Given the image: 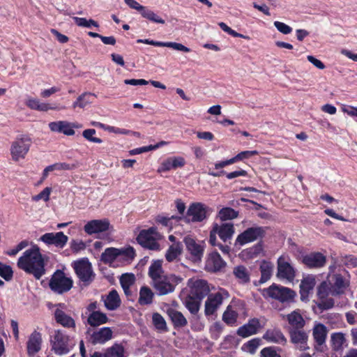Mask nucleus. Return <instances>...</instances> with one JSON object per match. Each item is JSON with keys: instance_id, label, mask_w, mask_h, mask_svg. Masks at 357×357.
Segmentation results:
<instances>
[{"instance_id": "nucleus-15", "label": "nucleus", "mask_w": 357, "mask_h": 357, "mask_svg": "<svg viewBox=\"0 0 357 357\" xmlns=\"http://www.w3.org/2000/svg\"><path fill=\"white\" fill-rule=\"evenodd\" d=\"M279 278L292 281L295 278V271L291 264L282 256L278 259V273Z\"/></svg>"}, {"instance_id": "nucleus-32", "label": "nucleus", "mask_w": 357, "mask_h": 357, "mask_svg": "<svg viewBox=\"0 0 357 357\" xmlns=\"http://www.w3.org/2000/svg\"><path fill=\"white\" fill-rule=\"evenodd\" d=\"M54 317L56 321L66 328H75V320L63 310L56 309L54 311Z\"/></svg>"}, {"instance_id": "nucleus-25", "label": "nucleus", "mask_w": 357, "mask_h": 357, "mask_svg": "<svg viewBox=\"0 0 357 357\" xmlns=\"http://www.w3.org/2000/svg\"><path fill=\"white\" fill-rule=\"evenodd\" d=\"M326 259L320 252H314L303 258V262L309 268H321L326 264Z\"/></svg>"}, {"instance_id": "nucleus-30", "label": "nucleus", "mask_w": 357, "mask_h": 357, "mask_svg": "<svg viewBox=\"0 0 357 357\" xmlns=\"http://www.w3.org/2000/svg\"><path fill=\"white\" fill-rule=\"evenodd\" d=\"M161 260L154 261L149 268V275L153 281V284L167 277L164 275Z\"/></svg>"}, {"instance_id": "nucleus-33", "label": "nucleus", "mask_w": 357, "mask_h": 357, "mask_svg": "<svg viewBox=\"0 0 357 357\" xmlns=\"http://www.w3.org/2000/svg\"><path fill=\"white\" fill-rule=\"evenodd\" d=\"M286 317L291 328H303L305 325V321L297 310L288 314Z\"/></svg>"}, {"instance_id": "nucleus-2", "label": "nucleus", "mask_w": 357, "mask_h": 357, "mask_svg": "<svg viewBox=\"0 0 357 357\" xmlns=\"http://www.w3.org/2000/svg\"><path fill=\"white\" fill-rule=\"evenodd\" d=\"M189 294L185 298V305L190 313L198 312L202 301L208 295L210 287L206 280L199 278H191L188 282Z\"/></svg>"}, {"instance_id": "nucleus-61", "label": "nucleus", "mask_w": 357, "mask_h": 357, "mask_svg": "<svg viewBox=\"0 0 357 357\" xmlns=\"http://www.w3.org/2000/svg\"><path fill=\"white\" fill-rule=\"evenodd\" d=\"M261 357H281L274 349L270 347L264 348L261 351Z\"/></svg>"}, {"instance_id": "nucleus-48", "label": "nucleus", "mask_w": 357, "mask_h": 357, "mask_svg": "<svg viewBox=\"0 0 357 357\" xmlns=\"http://www.w3.org/2000/svg\"><path fill=\"white\" fill-rule=\"evenodd\" d=\"M13 274V272L10 266L0 262V276L1 278L6 281H9L12 279Z\"/></svg>"}, {"instance_id": "nucleus-50", "label": "nucleus", "mask_w": 357, "mask_h": 357, "mask_svg": "<svg viewBox=\"0 0 357 357\" xmlns=\"http://www.w3.org/2000/svg\"><path fill=\"white\" fill-rule=\"evenodd\" d=\"M52 192V188L50 187L45 188L39 194L34 195L31 197L33 202H38L43 199L45 202L50 200V196Z\"/></svg>"}, {"instance_id": "nucleus-3", "label": "nucleus", "mask_w": 357, "mask_h": 357, "mask_svg": "<svg viewBox=\"0 0 357 357\" xmlns=\"http://www.w3.org/2000/svg\"><path fill=\"white\" fill-rule=\"evenodd\" d=\"M135 252L132 247L116 248H107L101 254V261L109 266H114L115 264H128L135 257Z\"/></svg>"}, {"instance_id": "nucleus-29", "label": "nucleus", "mask_w": 357, "mask_h": 357, "mask_svg": "<svg viewBox=\"0 0 357 357\" xmlns=\"http://www.w3.org/2000/svg\"><path fill=\"white\" fill-rule=\"evenodd\" d=\"M214 231H217L219 237L227 242L230 240L234 233V225L232 223H224L221 225H215Z\"/></svg>"}, {"instance_id": "nucleus-10", "label": "nucleus", "mask_w": 357, "mask_h": 357, "mask_svg": "<svg viewBox=\"0 0 357 357\" xmlns=\"http://www.w3.org/2000/svg\"><path fill=\"white\" fill-rule=\"evenodd\" d=\"M290 341L296 349L301 351L308 350V333L303 328H290L289 330Z\"/></svg>"}, {"instance_id": "nucleus-7", "label": "nucleus", "mask_w": 357, "mask_h": 357, "mask_svg": "<svg viewBox=\"0 0 357 357\" xmlns=\"http://www.w3.org/2000/svg\"><path fill=\"white\" fill-rule=\"evenodd\" d=\"M296 294L295 292L285 287L273 284L269 287L264 289L263 296L272 299L278 300L281 303L289 302L291 301Z\"/></svg>"}, {"instance_id": "nucleus-53", "label": "nucleus", "mask_w": 357, "mask_h": 357, "mask_svg": "<svg viewBox=\"0 0 357 357\" xmlns=\"http://www.w3.org/2000/svg\"><path fill=\"white\" fill-rule=\"evenodd\" d=\"M135 275L132 273H124L120 278V282L121 286H124L126 288L130 287L135 282Z\"/></svg>"}, {"instance_id": "nucleus-19", "label": "nucleus", "mask_w": 357, "mask_h": 357, "mask_svg": "<svg viewBox=\"0 0 357 357\" xmlns=\"http://www.w3.org/2000/svg\"><path fill=\"white\" fill-rule=\"evenodd\" d=\"M226 265L225 261L221 258L217 252H211L206 261L205 268L209 272L220 271Z\"/></svg>"}, {"instance_id": "nucleus-59", "label": "nucleus", "mask_w": 357, "mask_h": 357, "mask_svg": "<svg viewBox=\"0 0 357 357\" xmlns=\"http://www.w3.org/2000/svg\"><path fill=\"white\" fill-rule=\"evenodd\" d=\"M343 262L349 268L357 267V257L353 255L345 256Z\"/></svg>"}, {"instance_id": "nucleus-55", "label": "nucleus", "mask_w": 357, "mask_h": 357, "mask_svg": "<svg viewBox=\"0 0 357 357\" xmlns=\"http://www.w3.org/2000/svg\"><path fill=\"white\" fill-rule=\"evenodd\" d=\"M274 26L280 33L283 34H289L292 31L291 27L281 22L275 21L274 22Z\"/></svg>"}, {"instance_id": "nucleus-36", "label": "nucleus", "mask_w": 357, "mask_h": 357, "mask_svg": "<svg viewBox=\"0 0 357 357\" xmlns=\"http://www.w3.org/2000/svg\"><path fill=\"white\" fill-rule=\"evenodd\" d=\"M108 318L105 314L93 311L88 317L87 321L91 326H98L107 323Z\"/></svg>"}, {"instance_id": "nucleus-8", "label": "nucleus", "mask_w": 357, "mask_h": 357, "mask_svg": "<svg viewBox=\"0 0 357 357\" xmlns=\"http://www.w3.org/2000/svg\"><path fill=\"white\" fill-rule=\"evenodd\" d=\"M266 233V227L259 226L249 227L237 236L235 244L243 245L262 239Z\"/></svg>"}, {"instance_id": "nucleus-6", "label": "nucleus", "mask_w": 357, "mask_h": 357, "mask_svg": "<svg viewBox=\"0 0 357 357\" xmlns=\"http://www.w3.org/2000/svg\"><path fill=\"white\" fill-rule=\"evenodd\" d=\"M73 283V280L70 278L66 277L62 271L57 270L52 275L49 286L54 293L62 294L71 289Z\"/></svg>"}, {"instance_id": "nucleus-49", "label": "nucleus", "mask_w": 357, "mask_h": 357, "mask_svg": "<svg viewBox=\"0 0 357 357\" xmlns=\"http://www.w3.org/2000/svg\"><path fill=\"white\" fill-rule=\"evenodd\" d=\"M236 319L237 313L235 311L231 310L229 306L222 315L223 321L227 324H232L236 322Z\"/></svg>"}, {"instance_id": "nucleus-43", "label": "nucleus", "mask_w": 357, "mask_h": 357, "mask_svg": "<svg viewBox=\"0 0 357 357\" xmlns=\"http://www.w3.org/2000/svg\"><path fill=\"white\" fill-rule=\"evenodd\" d=\"M73 19L78 26L91 28V26L95 27H98L99 26L98 22L92 19L87 20L84 17H73Z\"/></svg>"}, {"instance_id": "nucleus-9", "label": "nucleus", "mask_w": 357, "mask_h": 357, "mask_svg": "<svg viewBox=\"0 0 357 357\" xmlns=\"http://www.w3.org/2000/svg\"><path fill=\"white\" fill-rule=\"evenodd\" d=\"M74 269L79 280L86 284L91 283L95 278L91 264L86 259L75 261L74 263Z\"/></svg>"}, {"instance_id": "nucleus-12", "label": "nucleus", "mask_w": 357, "mask_h": 357, "mask_svg": "<svg viewBox=\"0 0 357 357\" xmlns=\"http://www.w3.org/2000/svg\"><path fill=\"white\" fill-rule=\"evenodd\" d=\"M183 243L188 252L190 255V259L194 262L200 261L204 253L203 244L197 242L189 235L184 237Z\"/></svg>"}, {"instance_id": "nucleus-35", "label": "nucleus", "mask_w": 357, "mask_h": 357, "mask_svg": "<svg viewBox=\"0 0 357 357\" xmlns=\"http://www.w3.org/2000/svg\"><path fill=\"white\" fill-rule=\"evenodd\" d=\"M104 303L106 308L109 310H114L119 307L121 304V299L118 292L114 289L112 290L105 299Z\"/></svg>"}, {"instance_id": "nucleus-21", "label": "nucleus", "mask_w": 357, "mask_h": 357, "mask_svg": "<svg viewBox=\"0 0 357 357\" xmlns=\"http://www.w3.org/2000/svg\"><path fill=\"white\" fill-rule=\"evenodd\" d=\"M187 215L192 217V222H202L206 218V208L202 203H193L188 209Z\"/></svg>"}, {"instance_id": "nucleus-24", "label": "nucleus", "mask_w": 357, "mask_h": 357, "mask_svg": "<svg viewBox=\"0 0 357 357\" xmlns=\"http://www.w3.org/2000/svg\"><path fill=\"white\" fill-rule=\"evenodd\" d=\"M42 335L40 333L34 331L29 337L26 342L27 354L33 356L41 349Z\"/></svg>"}, {"instance_id": "nucleus-11", "label": "nucleus", "mask_w": 357, "mask_h": 357, "mask_svg": "<svg viewBox=\"0 0 357 357\" xmlns=\"http://www.w3.org/2000/svg\"><path fill=\"white\" fill-rule=\"evenodd\" d=\"M69 337L61 330H57L52 340V349L58 355L67 354L70 350Z\"/></svg>"}, {"instance_id": "nucleus-31", "label": "nucleus", "mask_w": 357, "mask_h": 357, "mask_svg": "<svg viewBox=\"0 0 357 357\" xmlns=\"http://www.w3.org/2000/svg\"><path fill=\"white\" fill-rule=\"evenodd\" d=\"M263 338L268 342L282 345L286 344L287 342V338L279 329L268 330L264 335Z\"/></svg>"}, {"instance_id": "nucleus-42", "label": "nucleus", "mask_w": 357, "mask_h": 357, "mask_svg": "<svg viewBox=\"0 0 357 357\" xmlns=\"http://www.w3.org/2000/svg\"><path fill=\"white\" fill-rule=\"evenodd\" d=\"M238 215V211H236L234 209L231 208L225 207L222 208L219 211L218 216L222 220H227L237 218Z\"/></svg>"}, {"instance_id": "nucleus-27", "label": "nucleus", "mask_w": 357, "mask_h": 357, "mask_svg": "<svg viewBox=\"0 0 357 357\" xmlns=\"http://www.w3.org/2000/svg\"><path fill=\"white\" fill-rule=\"evenodd\" d=\"M316 284L315 278L313 275H307L304 278L300 284V294L302 301H306L309 294Z\"/></svg>"}, {"instance_id": "nucleus-56", "label": "nucleus", "mask_w": 357, "mask_h": 357, "mask_svg": "<svg viewBox=\"0 0 357 357\" xmlns=\"http://www.w3.org/2000/svg\"><path fill=\"white\" fill-rule=\"evenodd\" d=\"M27 245L28 242L26 241H22L15 248L6 251V254L10 256L16 255L20 250L25 248Z\"/></svg>"}, {"instance_id": "nucleus-14", "label": "nucleus", "mask_w": 357, "mask_h": 357, "mask_svg": "<svg viewBox=\"0 0 357 357\" xmlns=\"http://www.w3.org/2000/svg\"><path fill=\"white\" fill-rule=\"evenodd\" d=\"M177 284V278L175 276L165 277L153 284V287L160 296L167 295L173 292Z\"/></svg>"}, {"instance_id": "nucleus-16", "label": "nucleus", "mask_w": 357, "mask_h": 357, "mask_svg": "<svg viewBox=\"0 0 357 357\" xmlns=\"http://www.w3.org/2000/svg\"><path fill=\"white\" fill-rule=\"evenodd\" d=\"M110 223L107 219L93 220L89 221L84 227V231L92 235L109 230Z\"/></svg>"}, {"instance_id": "nucleus-17", "label": "nucleus", "mask_w": 357, "mask_h": 357, "mask_svg": "<svg viewBox=\"0 0 357 357\" xmlns=\"http://www.w3.org/2000/svg\"><path fill=\"white\" fill-rule=\"evenodd\" d=\"M223 301V294L217 292L208 295L206 302L204 313L206 316L213 314L219 307L222 305Z\"/></svg>"}, {"instance_id": "nucleus-4", "label": "nucleus", "mask_w": 357, "mask_h": 357, "mask_svg": "<svg viewBox=\"0 0 357 357\" xmlns=\"http://www.w3.org/2000/svg\"><path fill=\"white\" fill-rule=\"evenodd\" d=\"M31 139L25 135L16 137L10 145V155L14 162H20L25 159L31 148Z\"/></svg>"}, {"instance_id": "nucleus-51", "label": "nucleus", "mask_w": 357, "mask_h": 357, "mask_svg": "<svg viewBox=\"0 0 357 357\" xmlns=\"http://www.w3.org/2000/svg\"><path fill=\"white\" fill-rule=\"evenodd\" d=\"M96 131L95 129H86L82 132L83 137L88 141L93 143L101 144L102 140L100 138L93 137Z\"/></svg>"}, {"instance_id": "nucleus-37", "label": "nucleus", "mask_w": 357, "mask_h": 357, "mask_svg": "<svg viewBox=\"0 0 357 357\" xmlns=\"http://www.w3.org/2000/svg\"><path fill=\"white\" fill-rule=\"evenodd\" d=\"M154 294L148 287H142L139 290L138 303L142 305H150L153 302Z\"/></svg>"}, {"instance_id": "nucleus-1", "label": "nucleus", "mask_w": 357, "mask_h": 357, "mask_svg": "<svg viewBox=\"0 0 357 357\" xmlns=\"http://www.w3.org/2000/svg\"><path fill=\"white\" fill-rule=\"evenodd\" d=\"M17 266L27 273L40 279L45 273V263L38 246L34 245L26 250L18 259Z\"/></svg>"}, {"instance_id": "nucleus-23", "label": "nucleus", "mask_w": 357, "mask_h": 357, "mask_svg": "<svg viewBox=\"0 0 357 357\" xmlns=\"http://www.w3.org/2000/svg\"><path fill=\"white\" fill-rule=\"evenodd\" d=\"M50 130L53 132L62 133L67 136L75 135V130L72 129L71 123L67 121H52L48 124Z\"/></svg>"}, {"instance_id": "nucleus-60", "label": "nucleus", "mask_w": 357, "mask_h": 357, "mask_svg": "<svg viewBox=\"0 0 357 357\" xmlns=\"http://www.w3.org/2000/svg\"><path fill=\"white\" fill-rule=\"evenodd\" d=\"M307 59L309 62H310L314 66H315L319 70H324L326 68V66L324 63L315 58L314 56L312 55L307 56Z\"/></svg>"}, {"instance_id": "nucleus-47", "label": "nucleus", "mask_w": 357, "mask_h": 357, "mask_svg": "<svg viewBox=\"0 0 357 357\" xmlns=\"http://www.w3.org/2000/svg\"><path fill=\"white\" fill-rule=\"evenodd\" d=\"M141 15L144 17H145L152 22H154L156 23H160V24H165L164 20H162L161 17H160L155 13H153V11H151L150 10H147V9L144 8V10H142V12H141Z\"/></svg>"}, {"instance_id": "nucleus-26", "label": "nucleus", "mask_w": 357, "mask_h": 357, "mask_svg": "<svg viewBox=\"0 0 357 357\" xmlns=\"http://www.w3.org/2000/svg\"><path fill=\"white\" fill-rule=\"evenodd\" d=\"M112 331L108 327H104L93 332L91 336V342L93 344H102L111 340Z\"/></svg>"}, {"instance_id": "nucleus-38", "label": "nucleus", "mask_w": 357, "mask_h": 357, "mask_svg": "<svg viewBox=\"0 0 357 357\" xmlns=\"http://www.w3.org/2000/svg\"><path fill=\"white\" fill-rule=\"evenodd\" d=\"M233 273L240 283L246 284L250 282V273L244 266L234 267Z\"/></svg>"}, {"instance_id": "nucleus-62", "label": "nucleus", "mask_w": 357, "mask_h": 357, "mask_svg": "<svg viewBox=\"0 0 357 357\" xmlns=\"http://www.w3.org/2000/svg\"><path fill=\"white\" fill-rule=\"evenodd\" d=\"M260 340L259 339L255 338L248 342L247 347L248 351L253 354L255 352L257 347L259 346Z\"/></svg>"}, {"instance_id": "nucleus-18", "label": "nucleus", "mask_w": 357, "mask_h": 357, "mask_svg": "<svg viewBox=\"0 0 357 357\" xmlns=\"http://www.w3.org/2000/svg\"><path fill=\"white\" fill-rule=\"evenodd\" d=\"M26 105L31 109L37 110L40 112H47L49 110L63 109L64 106L58 107L52 105L47 102H41L39 99L29 97L25 102Z\"/></svg>"}, {"instance_id": "nucleus-40", "label": "nucleus", "mask_w": 357, "mask_h": 357, "mask_svg": "<svg viewBox=\"0 0 357 357\" xmlns=\"http://www.w3.org/2000/svg\"><path fill=\"white\" fill-rule=\"evenodd\" d=\"M152 323L158 331L165 332L167 331V323L160 314L158 312L153 314Z\"/></svg>"}, {"instance_id": "nucleus-44", "label": "nucleus", "mask_w": 357, "mask_h": 357, "mask_svg": "<svg viewBox=\"0 0 357 357\" xmlns=\"http://www.w3.org/2000/svg\"><path fill=\"white\" fill-rule=\"evenodd\" d=\"M178 165V160L176 158H171L164 161L161 167L158 169V172L169 171L172 169H176Z\"/></svg>"}, {"instance_id": "nucleus-64", "label": "nucleus", "mask_w": 357, "mask_h": 357, "mask_svg": "<svg viewBox=\"0 0 357 357\" xmlns=\"http://www.w3.org/2000/svg\"><path fill=\"white\" fill-rule=\"evenodd\" d=\"M167 314L171 318L175 326H178V312L175 309L169 308L167 310Z\"/></svg>"}, {"instance_id": "nucleus-45", "label": "nucleus", "mask_w": 357, "mask_h": 357, "mask_svg": "<svg viewBox=\"0 0 357 357\" xmlns=\"http://www.w3.org/2000/svg\"><path fill=\"white\" fill-rule=\"evenodd\" d=\"M332 287L330 288L328 283L325 281L322 282L317 287V296L319 299L326 298L331 294Z\"/></svg>"}, {"instance_id": "nucleus-63", "label": "nucleus", "mask_w": 357, "mask_h": 357, "mask_svg": "<svg viewBox=\"0 0 357 357\" xmlns=\"http://www.w3.org/2000/svg\"><path fill=\"white\" fill-rule=\"evenodd\" d=\"M56 170H71L77 168L75 164H69L66 162L55 163Z\"/></svg>"}, {"instance_id": "nucleus-52", "label": "nucleus", "mask_w": 357, "mask_h": 357, "mask_svg": "<svg viewBox=\"0 0 357 357\" xmlns=\"http://www.w3.org/2000/svg\"><path fill=\"white\" fill-rule=\"evenodd\" d=\"M218 25L224 31L234 37L241 38L246 40L250 39V37L248 36H245L241 33H237L234 30L231 29L229 26H228L225 22H220Z\"/></svg>"}, {"instance_id": "nucleus-54", "label": "nucleus", "mask_w": 357, "mask_h": 357, "mask_svg": "<svg viewBox=\"0 0 357 357\" xmlns=\"http://www.w3.org/2000/svg\"><path fill=\"white\" fill-rule=\"evenodd\" d=\"M334 300L333 298L321 299V301L317 303V307L322 310H326L332 308L334 306Z\"/></svg>"}, {"instance_id": "nucleus-34", "label": "nucleus", "mask_w": 357, "mask_h": 357, "mask_svg": "<svg viewBox=\"0 0 357 357\" xmlns=\"http://www.w3.org/2000/svg\"><path fill=\"white\" fill-rule=\"evenodd\" d=\"M273 269L274 265L271 262L265 260L261 262L259 266L261 272V278L259 280L260 284H263L271 279Z\"/></svg>"}, {"instance_id": "nucleus-46", "label": "nucleus", "mask_w": 357, "mask_h": 357, "mask_svg": "<svg viewBox=\"0 0 357 357\" xmlns=\"http://www.w3.org/2000/svg\"><path fill=\"white\" fill-rule=\"evenodd\" d=\"M91 96V93H84L79 96L77 100L73 104V107L84 108L90 103L89 98Z\"/></svg>"}, {"instance_id": "nucleus-22", "label": "nucleus", "mask_w": 357, "mask_h": 357, "mask_svg": "<svg viewBox=\"0 0 357 357\" xmlns=\"http://www.w3.org/2000/svg\"><path fill=\"white\" fill-rule=\"evenodd\" d=\"M40 240L47 244H52L63 248L66 244L68 238L63 232L59 231L55 234H45L40 237Z\"/></svg>"}, {"instance_id": "nucleus-41", "label": "nucleus", "mask_w": 357, "mask_h": 357, "mask_svg": "<svg viewBox=\"0 0 357 357\" xmlns=\"http://www.w3.org/2000/svg\"><path fill=\"white\" fill-rule=\"evenodd\" d=\"M103 357H124V348L121 344H115L106 350Z\"/></svg>"}, {"instance_id": "nucleus-13", "label": "nucleus", "mask_w": 357, "mask_h": 357, "mask_svg": "<svg viewBox=\"0 0 357 357\" xmlns=\"http://www.w3.org/2000/svg\"><path fill=\"white\" fill-rule=\"evenodd\" d=\"M328 333V329L324 324L321 323L314 324L312 328V337L314 342V349L317 351H321L325 345Z\"/></svg>"}, {"instance_id": "nucleus-58", "label": "nucleus", "mask_w": 357, "mask_h": 357, "mask_svg": "<svg viewBox=\"0 0 357 357\" xmlns=\"http://www.w3.org/2000/svg\"><path fill=\"white\" fill-rule=\"evenodd\" d=\"M70 248L73 252H78L84 250L86 245L82 240H73L71 242Z\"/></svg>"}, {"instance_id": "nucleus-39", "label": "nucleus", "mask_w": 357, "mask_h": 357, "mask_svg": "<svg viewBox=\"0 0 357 357\" xmlns=\"http://www.w3.org/2000/svg\"><path fill=\"white\" fill-rule=\"evenodd\" d=\"M331 342L333 350H341L346 342L345 335L340 332L332 333L331 335Z\"/></svg>"}, {"instance_id": "nucleus-28", "label": "nucleus", "mask_w": 357, "mask_h": 357, "mask_svg": "<svg viewBox=\"0 0 357 357\" xmlns=\"http://www.w3.org/2000/svg\"><path fill=\"white\" fill-rule=\"evenodd\" d=\"M259 326V320L257 319H252L248 324L241 326L237 331V334L241 337H247L257 333Z\"/></svg>"}, {"instance_id": "nucleus-57", "label": "nucleus", "mask_w": 357, "mask_h": 357, "mask_svg": "<svg viewBox=\"0 0 357 357\" xmlns=\"http://www.w3.org/2000/svg\"><path fill=\"white\" fill-rule=\"evenodd\" d=\"M178 255V249L177 247L170 246L165 255V257L168 261H172L177 257Z\"/></svg>"}, {"instance_id": "nucleus-20", "label": "nucleus", "mask_w": 357, "mask_h": 357, "mask_svg": "<svg viewBox=\"0 0 357 357\" xmlns=\"http://www.w3.org/2000/svg\"><path fill=\"white\" fill-rule=\"evenodd\" d=\"M332 296H338L344 294L346 289L349 286V280L341 274H334L332 276Z\"/></svg>"}, {"instance_id": "nucleus-5", "label": "nucleus", "mask_w": 357, "mask_h": 357, "mask_svg": "<svg viewBox=\"0 0 357 357\" xmlns=\"http://www.w3.org/2000/svg\"><path fill=\"white\" fill-rule=\"evenodd\" d=\"M161 238V235L157 231L156 228L151 227L139 232L137 241L143 248L151 250H159L160 245L158 241Z\"/></svg>"}]
</instances>
